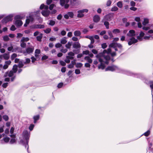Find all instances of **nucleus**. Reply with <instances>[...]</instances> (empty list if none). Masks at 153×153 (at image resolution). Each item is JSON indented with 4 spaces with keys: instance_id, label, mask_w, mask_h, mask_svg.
<instances>
[{
    "instance_id": "nucleus-1",
    "label": "nucleus",
    "mask_w": 153,
    "mask_h": 153,
    "mask_svg": "<svg viewBox=\"0 0 153 153\" xmlns=\"http://www.w3.org/2000/svg\"><path fill=\"white\" fill-rule=\"evenodd\" d=\"M111 50L110 48H108L107 50H104L102 53H100L97 54L96 57L98 58L100 62H104L103 59L106 60H109L110 58L108 54L111 53Z\"/></svg>"
},
{
    "instance_id": "nucleus-2",
    "label": "nucleus",
    "mask_w": 153,
    "mask_h": 153,
    "mask_svg": "<svg viewBox=\"0 0 153 153\" xmlns=\"http://www.w3.org/2000/svg\"><path fill=\"white\" fill-rule=\"evenodd\" d=\"M145 33L142 31H141L139 34V35L137 37V39L140 41L143 40V39H145L149 40L150 36H145Z\"/></svg>"
},
{
    "instance_id": "nucleus-3",
    "label": "nucleus",
    "mask_w": 153,
    "mask_h": 153,
    "mask_svg": "<svg viewBox=\"0 0 153 153\" xmlns=\"http://www.w3.org/2000/svg\"><path fill=\"white\" fill-rule=\"evenodd\" d=\"M114 14L113 13H110L104 16L102 21H110L113 17Z\"/></svg>"
},
{
    "instance_id": "nucleus-4",
    "label": "nucleus",
    "mask_w": 153,
    "mask_h": 153,
    "mask_svg": "<svg viewBox=\"0 0 153 153\" xmlns=\"http://www.w3.org/2000/svg\"><path fill=\"white\" fill-rule=\"evenodd\" d=\"M23 136L24 138L26 140L27 145L30 137V134L26 130H24L23 133Z\"/></svg>"
},
{
    "instance_id": "nucleus-5",
    "label": "nucleus",
    "mask_w": 153,
    "mask_h": 153,
    "mask_svg": "<svg viewBox=\"0 0 153 153\" xmlns=\"http://www.w3.org/2000/svg\"><path fill=\"white\" fill-rule=\"evenodd\" d=\"M69 0H60V4L62 6H64L65 8L67 9L69 7V5L67 3Z\"/></svg>"
},
{
    "instance_id": "nucleus-6",
    "label": "nucleus",
    "mask_w": 153,
    "mask_h": 153,
    "mask_svg": "<svg viewBox=\"0 0 153 153\" xmlns=\"http://www.w3.org/2000/svg\"><path fill=\"white\" fill-rule=\"evenodd\" d=\"M127 41L128 42V44L129 45L135 44L138 42L137 39H135L134 37H131Z\"/></svg>"
},
{
    "instance_id": "nucleus-7",
    "label": "nucleus",
    "mask_w": 153,
    "mask_h": 153,
    "mask_svg": "<svg viewBox=\"0 0 153 153\" xmlns=\"http://www.w3.org/2000/svg\"><path fill=\"white\" fill-rule=\"evenodd\" d=\"M13 16L12 15H9L3 19L2 20V22L3 23H6L12 20Z\"/></svg>"
},
{
    "instance_id": "nucleus-8",
    "label": "nucleus",
    "mask_w": 153,
    "mask_h": 153,
    "mask_svg": "<svg viewBox=\"0 0 153 153\" xmlns=\"http://www.w3.org/2000/svg\"><path fill=\"white\" fill-rule=\"evenodd\" d=\"M34 50L33 47L32 46L31 47H28L26 49V51H23V53H26L27 54H29L33 53Z\"/></svg>"
},
{
    "instance_id": "nucleus-9",
    "label": "nucleus",
    "mask_w": 153,
    "mask_h": 153,
    "mask_svg": "<svg viewBox=\"0 0 153 153\" xmlns=\"http://www.w3.org/2000/svg\"><path fill=\"white\" fill-rule=\"evenodd\" d=\"M117 67L116 66L112 65L108 66L105 69V71H114L117 69Z\"/></svg>"
},
{
    "instance_id": "nucleus-10",
    "label": "nucleus",
    "mask_w": 153,
    "mask_h": 153,
    "mask_svg": "<svg viewBox=\"0 0 153 153\" xmlns=\"http://www.w3.org/2000/svg\"><path fill=\"white\" fill-rule=\"evenodd\" d=\"M103 60L104 62H101V64L100 65L98 66V68L99 69H104L105 68V65L104 64H103L102 63H104L105 64H108V60H106L105 59H104Z\"/></svg>"
},
{
    "instance_id": "nucleus-11",
    "label": "nucleus",
    "mask_w": 153,
    "mask_h": 153,
    "mask_svg": "<svg viewBox=\"0 0 153 153\" xmlns=\"http://www.w3.org/2000/svg\"><path fill=\"white\" fill-rule=\"evenodd\" d=\"M127 35L129 37H134L135 36V31L133 30H130Z\"/></svg>"
},
{
    "instance_id": "nucleus-12",
    "label": "nucleus",
    "mask_w": 153,
    "mask_h": 153,
    "mask_svg": "<svg viewBox=\"0 0 153 153\" xmlns=\"http://www.w3.org/2000/svg\"><path fill=\"white\" fill-rule=\"evenodd\" d=\"M14 73L12 71H10L9 72L8 71L6 72L4 75V77H6L8 76L9 77H12L14 76Z\"/></svg>"
},
{
    "instance_id": "nucleus-13",
    "label": "nucleus",
    "mask_w": 153,
    "mask_h": 153,
    "mask_svg": "<svg viewBox=\"0 0 153 153\" xmlns=\"http://www.w3.org/2000/svg\"><path fill=\"white\" fill-rule=\"evenodd\" d=\"M16 27H18L21 26L23 24L22 22L19 20H16L14 23Z\"/></svg>"
},
{
    "instance_id": "nucleus-14",
    "label": "nucleus",
    "mask_w": 153,
    "mask_h": 153,
    "mask_svg": "<svg viewBox=\"0 0 153 153\" xmlns=\"http://www.w3.org/2000/svg\"><path fill=\"white\" fill-rule=\"evenodd\" d=\"M100 20V16L98 15H95L93 17V21L95 23H97Z\"/></svg>"
},
{
    "instance_id": "nucleus-15",
    "label": "nucleus",
    "mask_w": 153,
    "mask_h": 153,
    "mask_svg": "<svg viewBox=\"0 0 153 153\" xmlns=\"http://www.w3.org/2000/svg\"><path fill=\"white\" fill-rule=\"evenodd\" d=\"M41 13L42 15L45 17H47L49 15L50 11L48 10H44L42 11Z\"/></svg>"
},
{
    "instance_id": "nucleus-16",
    "label": "nucleus",
    "mask_w": 153,
    "mask_h": 153,
    "mask_svg": "<svg viewBox=\"0 0 153 153\" xmlns=\"http://www.w3.org/2000/svg\"><path fill=\"white\" fill-rule=\"evenodd\" d=\"M73 47L74 48L77 49L81 47L80 44L79 42H75L73 45Z\"/></svg>"
},
{
    "instance_id": "nucleus-17",
    "label": "nucleus",
    "mask_w": 153,
    "mask_h": 153,
    "mask_svg": "<svg viewBox=\"0 0 153 153\" xmlns=\"http://www.w3.org/2000/svg\"><path fill=\"white\" fill-rule=\"evenodd\" d=\"M39 118L40 115L39 114L34 116L33 117L34 123H36L37 122V121L39 119Z\"/></svg>"
},
{
    "instance_id": "nucleus-18",
    "label": "nucleus",
    "mask_w": 153,
    "mask_h": 153,
    "mask_svg": "<svg viewBox=\"0 0 153 153\" xmlns=\"http://www.w3.org/2000/svg\"><path fill=\"white\" fill-rule=\"evenodd\" d=\"M9 53H5L3 54V57L5 60H8L10 58Z\"/></svg>"
},
{
    "instance_id": "nucleus-19",
    "label": "nucleus",
    "mask_w": 153,
    "mask_h": 153,
    "mask_svg": "<svg viewBox=\"0 0 153 153\" xmlns=\"http://www.w3.org/2000/svg\"><path fill=\"white\" fill-rule=\"evenodd\" d=\"M45 27V26L44 25H35L34 27V28H44Z\"/></svg>"
},
{
    "instance_id": "nucleus-20",
    "label": "nucleus",
    "mask_w": 153,
    "mask_h": 153,
    "mask_svg": "<svg viewBox=\"0 0 153 153\" xmlns=\"http://www.w3.org/2000/svg\"><path fill=\"white\" fill-rule=\"evenodd\" d=\"M84 59L88 62V63H91L92 62V59L90 58L88 56H86L84 58Z\"/></svg>"
},
{
    "instance_id": "nucleus-21",
    "label": "nucleus",
    "mask_w": 153,
    "mask_h": 153,
    "mask_svg": "<svg viewBox=\"0 0 153 153\" xmlns=\"http://www.w3.org/2000/svg\"><path fill=\"white\" fill-rule=\"evenodd\" d=\"M102 22H104V25H105L106 29H108L109 28V23L107 21H102Z\"/></svg>"
},
{
    "instance_id": "nucleus-22",
    "label": "nucleus",
    "mask_w": 153,
    "mask_h": 153,
    "mask_svg": "<svg viewBox=\"0 0 153 153\" xmlns=\"http://www.w3.org/2000/svg\"><path fill=\"white\" fill-rule=\"evenodd\" d=\"M78 14L77 15V17L79 18H81L83 17L84 15L82 13H83L81 10H79L78 11Z\"/></svg>"
},
{
    "instance_id": "nucleus-23",
    "label": "nucleus",
    "mask_w": 153,
    "mask_h": 153,
    "mask_svg": "<svg viewBox=\"0 0 153 153\" xmlns=\"http://www.w3.org/2000/svg\"><path fill=\"white\" fill-rule=\"evenodd\" d=\"M43 34L42 33H40L39 36L36 37V39L39 42L42 41V37Z\"/></svg>"
},
{
    "instance_id": "nucleus-24",
    "label": "nucleus",
    "mask_w": 153,
    "mask_h": 153,
    "mask_svg": "<svg viewBox=\"0 0 153 153\" xmlns=\"http://www.w3.org/2000/svg\"><path fill=\"white\" fill-rule=\"evenodd\" d=\"M17 66L16 65H15L13 66L11 71H13L14 73H15L17 71Z\"/></svg>"
},
{
    "instance_id": "nucleus-25",
    "label": "nucleus",
    "mask_w": 153,
    "mask_h": 153,
    "mask_svg": "<svg viewBox=\"0 0 153 153\" xmlns=\"http://www.w3.org/2000/svg\"><path fill=\"white\" fill-rule=\"evenodd\" d=\"M29 19H27L26 20L25 23L28 24L29 23L30 21H32L33 19V18L31 16H29Z\"/></svg>"
},
{
    "instance_id": "nucleus-26",
    "label": "nucleus",
    "mask_w": 153,
    "mask_h": 153,
    "mask_svg": "<svg viewBox=\"0 0 153 153\" xmlns=\"http://www.w3.org/2000/svg\"><path fill=\"white\" fill-rule=\"evenodd\" d=\"M117 42H113L110 44L109 46L110 48H114L117 47Z\"/></svg>"
},
{
    "instance_id": "nucleus-27",
    "label": "nucleus",
    "mask_w": 153,
    "mask_h": 153,
    "mask_svg": "<svg viewBox=\"0 0 153 153\" xmlns=\"http://www.w3.org/2000/svg\"><path fill=\"white\" fill-rule=\"evenodd\" d=\"M67 41L66 40V38H62L61 39V44H65L67 42Z\"/></svg>"
},
{
    "instance_id": "nucleus-28",
    "label": "nucleus",
    "mask_w": 153,
    "mask_h": 153,
    "mask_svg": "<svg viewBox=\"0 0 153 153\" xmlns=\"http://www.w3.org/2000/svg\"><path fill=\"white\" fill-rule=\"evenodd\" d=\"M29 40V39L28 37L25 38V37H23L21 40V42H27Z\"/></svg>"
},
{
    "instance_id": "nucleus-29",
    "label": "nucleus",
    "mask_w": 153,
    "mask_h": 153,
    "mask_svg": "<svg viewBox=\"0 0 153 153\" xmlns=\"http://www.w3.org/2000/svg\"><path fill=\"white\" fill-rule=\"evenodd\" d=\"M81 33L79 31H75L74 32V35L76 36H78L81 35Z\"/></svg>"
},
{
    "instance_id": "nucleus-30",
    "label": "nucleus",
    "mask_w": 153,
    "mask_h": 153,
    "mask_svg": "<svg viewBox=\"0 0 153 153\" xmlns=\"http://www.w3.org/2000/svg\"><path fill=\"white\" fill-rule=\"evenodd\" d=\"M72 42H68L67 44L65 45V46L67 48H70L72 45Z\"/></svg>"
},
{
    "instance_id": "nucleus-31",
    "label": "nucleus",
    "mask_w": 153,
    "mask_h": 153,
    "mask_svg": "<svg viewBox=\"0 0 153 153\" xmlns=\"http://www.w3.org/2000/svg\"><path fill=\"white\" fill-rule=\"evenodd\" d=\"M149 23V20L148 19L146 18H145L144 19V21L143 22L142 24L144 25H145L146 24Z\"/></svg>"
},
{
    "instance_id": "nucleus-32",
    "label": "nucleus",
    "mask_w": 153,
    "mask_h": 153,
    "mask_svg": "<svg viewBox=\"0 0 153 153\" xmlns=\"http://www.w3.org/2000/svg\"><path fill=\"white\" fill-rule=\"evenodd\" d=\"M108 34L109 36V39H111L112 38L114 37V36L112 34V33L111 31L108 30Z\"/></svg>"
},
{
    "instance_id": "nucleus-33",
    "label": "nucleus",
    "mask_w": 153,
    "mask_h": 153,
    "mask_svg": "<svg viewBox=\"0 0 153 153\" xmlns=\"http://www.w3.org/2000/svg\"><path fill=\"white\" fill-rule=\"evenodd\" d=\"M17 56V54L15 53H13L11 56V60H13Z\"/></svg>"
},
{
    "instance_id": "nucleus-34",
    "label": "nucleus",
    "mask_w": 153,
    "mask_h": 153,
    "mask_svg": "<svg viewBox=\"0 0 153 153\" xmlns=\"http://www.w3.org/2000/svg\"><path fill=\"white\" fill-rule=\"evenodd\" d=\"M50 22L48 24V25L51 26H53L55 24V21L53 20H50L49 21Z\"/></svg>"
},
{
    "instance_id": "nucleus-35",
    "label": "nucleus",
    "mask_w": 153,
    "mask_h": 153,
    "mask_svg": "<svg viewBox=\"0 0 153 153\" xmlns=\"http://www.w3.org/2000/svg\"><path fill=\"white\" fill-rule=\"evenodd\" d=\"M83 64L81 63H77L76 65L77 68H80L82 66Z\"/></svg>"
},
{
    "instance_id": "nucleus-36",
    "label": "nucleus",
    "mask_w": 153,
    "mask_h": 153,
    "mask_svg": "<svg viewBox=\"0 0 153 153\" xmlns=\"http://www.w3.org/2000/svg\"><path fill=\"white\" fill-rule=\"evenodd\" d=\"M68 14L69 17H71V18H73L74 16V14L73 12H69L68 13Z\"/></svg>"
},
{
    "instance_id": "nucleus-37",
    "label": "nucleus",
    "mask_w": 153,
    "mask_h": 153,
    "mask_svg": "<svg viewBox=\"0 0 153 153\" xmlns=\"http://www.w3.org/2000/svg\"><path fill=\"white\" fill-rule=\"evenodd\" d=\"M120 32V31L118 29H115L112 31V33L115 34L117 33H119Z\"/></svg>"
},
{
    "instance_id": "nucleus-38",
    "label": "nucleus",
    "mask_w": 153,
    "mask_h": 153,
    "mask_svg": "<svg viewBox=\"0 0 153 153\" xmlns=\"http://www.w3.org/2000/svg\"><path fill=\"white\" fill-rule=\"evenodd\" d=\"M24 66V64L23 62L22 61H20L19 62V64L18 65V67L19 68H21L23 67Z\"/></svg>"
},
{
    "instance_id": "nucleus-39",
    "label": "nucleus",
    "mask_w": 153,
    "mask_h": 153,
    "mask_svg": "<svg viewBox=\"0 0 153 153\" xmlns=\"http://www.w3.org/2000/svg\"><path fill=\"white\" fill-rule=\"evenodd\" d=\"M150 134V131L149 130H148L146 132H145L143 135L146 137L148 136Z\"/></svg>"
},
{
    "instance_id": "nucleus-40",
    "label": "nucleus",
    "mask_w": 153,
    "mask_h": 153,
    "mask_svg": "<svg viewBox=\"0 0 153 153\" xmlns=\"http://www.w3.org/2000/svg\"><path fill=\"white\" fill-rule=\"evenodd\" d=\"M117 5L119 7L121 8L123 7L122 3L121 1H119L117 3Z\"/></svg>"
},
{
    "instance_id": "nucleus-41",
    "label": "nucleus",
    "mask_w": 153,
    "mask_h": 153,
    "mask_svg": "<svg viewBox=\"0 0 153 153\" xmlns=\"http://www.w3.org/2000/svg\"><path fill=\"white\" fill-rule=\"evenodd\" d=\"M51 30L50 28H48L46 30H44L45 32L46 33H49L51 31Z\"/></svg>"
},
{
    "instance_id": "nucleus-42",
    "label": "nucleus",
    "mask_w": 153,
    "mask_h": 153,
    "mask_svg": "<svg viewBox=\"0 0 153 153\" xmlns=\"http://www.w3.org/2000/svg\"><path fill=\"white\" fill-rule=\"evenodd\" d=\"M10 138L9 137H6L3 138L4 141L6 143H8L9 141Z\"/></svg>"
},
{
    "instance_id": "nucleus-43",
    "label": "nucleus",
    "mask_w": 153,
    "mask_h": 153,
    "mask_svg": "<svg viewBox=\"0 0 153 153\" xmlns=\"http://www.w3.org/2000/svg\"><path fill=\"white\" fill-rule=\"evenodd\" d=\"M30 62V60L29 58H27L26 59L25 62H24V64H29Z\"/></svg>"
},
{
    "instance_id": "nucleus-44",
    "label": "nucleus",
    "mask_w": 153,
    "mask_h": 153,
    "mask_svg": "<svg viewBox=\"0 0 153 153\" xmlns=\"http://www.w3.org/2000/svg\"><path fill=\"white\" fill-rule=\"evenodd\" d=\"M16 140L15 138H12L11 139L10 143L11 144H13L16 142Z\"/></svg>"
},
{
    "instance_id": "nucleus-45",
    "label": "nucleus",
    "mask_w": 153,
    "mask_h": 153,
    "mask_svg": "<svg viewBox=\"0 0 153 153\" xmlns=\"http://www.w3.org/2000/svg\"><path fill=\"white\" fill-rule=\"evenodd\" d=\"M3 118L6 121H7L8 120V117L7 115H4L3 116Z\"/></svg>"
},
{
    "instance_id": "nucleus-46",
    "label": "nucleus",
    "mask_w": 153,
    "mask_h": 153,
    "mask_svg": "<svg viewBox=\"0 0 153 153\" xmlns=\"http://www.w3.org/2000/svg\"><path fill=\"white\" fill-rule=\"evenodd\" d=\"M3 40L5 41H7L9 40V38L7 36H5L3 37Z\"/></svg>"
},
{
    "instance_id": "nucleus-47",
    "label": "nucleus",
    "mask_w": 153,
    "mask_h": 153,
    "mask_svg": "<svg viewBox=\"0 0 153 153\" xmlns=\"http://www.w3.org/2000/svg\"><path fill=\"white\" fill-rule=\"evenodd\" d=\"M11 78H10V81L11 82H13L15 79H16V75L14 76H12V77H11Z\"/></svg>"
},
{
    "instance_id": "nucleus-48",
    "label": "nucleus",
    "mask_w": 153,
    "mask_h": 153,
    "mask_svg": "<svg viewBox=\"0 0 153 153\" xmlns=\"http://www.w3.org/2000/svg\"><path fill=\"white\" fill-rule=\"evenodd\" d=\"M20 45L22 48H25L26 47V44L24 43V42H22Z\"/></svg>"
},
{
    "instance_id": "nucleus-49",
    "label": "nucleus",
    "mask_w": 153,
    "mask_h": 153,
    "mask_svg": "<svg viewBox=\"0 0 153 153\" xmlns=\"http://www.w3.org/2000/svg\"><path fill=\"white\" fill-rule=\"evenodd\" d=\"M34 126V125L33 124H31L29 127V129L30 131H32L33 130Z\"/></svg>"
},
{
    "instance_id": "nucleus-50",
    "label": "nucleus",
    "mask_w": 153,
    "mask_h": 153,
    "mask_svg": "<svg viewBox=\"0 0 153 153\" xmlns=\"http://www.w3.org/2000/svg\"><path fill=\"white\" fill-rule=\"evenodd\" d=\"M59 63L62 66H65L66 65L65 62L63 61H60Z\"/></svg>"
},
{
    "instance_id": "nucleus-51",
    "label": "nucleus",
    "mask_w": 153,
    "mask_h": 153,
    "mask_svg": "<svg viewBox=\"0 0 153 153\" xmlns=\"http://www.w3.org/2000/svg\"><path fill=\"white\" fill-rule=\"evenodd\" d=\"M60 51L64 53H65L68 51V49L67 48L65 49H62L60 50Z\"/></svg>"
},
{
    "instance_id": "nucleus-52",
    "label": "nucleus",
    "mask_w": 153,
    "mask_h": 153,
    "mask_svg": "<svg viewBox=\"0 0 153 153\" xmlns=\"http://www.w3.org/2000/svg\"><path fill=\"white\" fill-rule=\"evenodd\" d=\"M118 8L116 6H114L112 7L111 9V11H115L118 10Z\"/></svg>"
},
{
    "instance_id": "nucleus-53",
    "label": "nucleus",
    "mask_w": 153,
    "mask_h": 153,
    "mask_svg": "<svg viewBox=\"0 0 153 153\" xmlns=\"http://www.w3.org/2000/svg\"><path fill=\"white\" fill-rule=\"evenodd\" d=\"M62 46V45L61 43H58L55 45V46L56 48H60Z\"/></svg>"
},
{
    "instance_id": "nucleus-54",
    "label": "nucleus",
    "mask_w": 153,
    "mask_h": 153,
    "mask_svg": "<svg viewBox=\"0 0 153 153\" xmlns=\"http://www.w3.org/2000/svg\"><path fill=\"white\" fill-rule=\"evenodd\" d=\"M14 19L15 20H19V19H21L22 18V17H21L19 15H17L15 16Z\"/></svg>"
},
{
    "instance_id": "nucleus-55",
    "label": "nucleus",
    "mask_w": 153,
    "mask_h": 153,
    "mask_svg": "<svg viewBox=\"0 0 153 153\" xmlns=\"http://www.w3.org/2000/svg\"><path fill=\"white\" fill-rule=\"evenodd\" d=\"M8 84V83H7V82H6V83H4L2 85V86L3 88H6Z\"/></svg>"
},
{
    "instance_id": "nucleus-56",
    "label": "nucleus",
    "mask_w": 153,
    "mask_h": 153,
    "mask_svg": "<svg viewBox=\"0 0 153 153\" xmlns=\"http://www.w3.org/2000/svg\"><path fill=\"white\" fill-rule=\"evenodd\" d=\"M40 53L41 51L40 49H36L35 51V54H39Z\"/></svg>"
},
{
    "instance_id": "nucleus-57",
    "label": "nucleus",
    "mask_w": 153,
    "mask_h": 153,
    "mask_svg": "<svg viewBox=\"0 0 153 153\" xmlns=\"http://www.w3.org/2000/svg\"><path fill=\"white\" fill-rule=\"evenodd\" d=\"M103 49H105L107 47V45L106 43H104L101 45Z\"/></svg>"
},
{
    "instance_id": "nucleus-58",
    "label": "nucleus",
    "mask_w": 153,
    "mask_h": 153,
    "mask_svg": "<svg viewBox=\"0 0 153 153\" xmlns=\"http://www.w3.org/2000/svg\"><path fill=\"white\" fill-rule=\"evenodd\" d=\"M89 53V51L88 50H86V51H83L82 54L87 55V54H88Z\"/></svg>"
},
{
    "instance_id": "nucleus-59",
    "label": "nucleus",
    "mask_w": 153,
    "mask_h": 153,
    "mask_svg": "<svg viewBox=\"0 0 153 153\" xmlns=\"http://www.w3.org/2000/svg\"><path fill=\"white\" fill-rule=\"evenodd\" d=\"M116 45H117V47H118V48H120V49H122L123 46L121 44L117 42Z\"/></svg>"
},
{
    "instance_id": "nucleus-60",
    "label": "nucleus",
    "mask_w": 153,
    "mask_h": 153,
    "mask_svg": "<svg viewBox=\"0 0 153 153\" xmlns=\"http://www.w3.org/2000/svg\"><path fill=\"white\" fill-rule=\"evenodd\" d=\"M31 62L32 63H34L35 61H36V59L33 56H32L31 58Z\"/></svg>"
},
{
    "instance_id": "nucleus-61",
    "label": "nucleus",
    "mask_w": 153,
    "mask_h": 153,
    "mask_svg": "<svg viewBox=\"0 0 153 153\" xmlns=\"http://www.w3.org/2000/svg\"><path fill=\"white\" fill-rule=\"evenodd\" d=\"M16 29V28L14 25H12L10 27V30L12 31H14Z\"/></svg>"
},
{
    "instance_id": "nucleus-62",
    "label": "nucleus",
    "mask_w": 153,
    "mask_h": 153,
    "mask_svg": "<svg viewBox=\"0 0 153 153\" xmlns=\"http://www.w3.org/2000/svg\"><path fill=\"white\" fill-rule=\"evenodd\" d=\"M13 46H11L9 47H8L7 48V50L9 51L12 52V51H13Z\"/></svg>"
},
{
    "instance_id": "nucleus-63",
    "label": "nucleus",
    "mask_w": 153,
    "mask_h": 153,
    "mask_svg": "<svg viewBox=\"0 0 153 153\" xmlns=\"http://www.w3.org/2000/svg\"><path fill=\"white\" fill-rule=\"evenodd\" d=\"M63 83L62 82H60L57 85V87L58 88H61L63 86Z\"/></svg>"
},
{
    "instance_id": "nucleus-64",
    "label": "nucleus",
    "mask_w": 153,
    "mask_h": 153,
    "mask_svg": "<svg viewBox=\"0 0 153 153\" xmlns=\"http://www.w3.org/2000/svg\"><path fill=\"white\" fill-rule=\"evenodd\" d=\"M150 86L151 88V89L153 91V81H151L150 83Z\"/></svg>"
}]
</instances>
